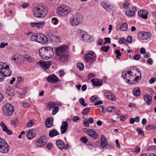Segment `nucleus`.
Here are the masks:
<instances>
[{
    "instance_id": "nucleus-2",
    "label": "nucleus",
    "mask_w": 156,
    "mask_h": 156,
    "mask_svg": "<svg viewBox=\"0 0 156 156\" xmlns=\"http://www.w3.org/2000/svg\"><path fill=\"white\" fill-rule=\"evenodd\" d=\"M40 56L43 59H48L51 58L54 55L52 48L49 47H44L39 50Z\"/></svg>"
},
{
    "instance_id": "nucleus-64",
    "label": "nucleus",
    "mask_w": 156,
    "mask_h": 156,
    "mask_svg": "<svg viewBox=\"0 0 156 156\" xmlns=\"http://www.w3.org/2000/svg\"><path fill=\"white\" fill-rule=\"evenodd\" d=\"M59 75L60 76H63L65 74V72L63 70H61L59 71Z\"/></svg>"
},
{
    "instance_id": "nucleus-25",
    "label": "nucleus",
    "mask_w": 156,
    "mask_h": 156,
    "mask_svg": "<svg viewBox=\"0 0 156 156\" xmlns=\"http://www.w3.org/2000/svg\"><path fill=\"white\" fill-rule=\"evenodd\" d=\"M0 126L2 128L3 130L6 132L7 134L9 135H11L12 134V132L8 129L7 126L3 122H1L0 123Z\"/></svg>"
},
{
    "instance_id": "nucleus-13",
    "label": "nucleus",
    "mask_w": 156,
    "mask_h": 156,
    "mask_svg": "<svg viewBox=\"0 0 156 156\" xmlns=\"http://www.w3.org/2000/svg\"><path fill=\"white\" fill-rule=\"evenodd\" d=\"M51 64V62L50 61H40L36 63V65L38 67H41L44 70L48 69Z\"/></svg>"
},
{
    "instance_id": "nucleus-48",
    "label": "nucleus",
    "mask_w": 156,
    "mask_h": 156,
    "mask_svg": "<svg viewBox=\"0 0 156 156\" xmlns=\"http://www.w3.org/2000/svg\"><path fill=\"white\" fill-rule=\"evenodd\" d=\"M34 124L32 120L30 121L27 124V126L28 127H32Z\"/></svg>"
},
{
    "instance_id": "nucleus-18",
    "label": "nucleus",
    "mask_w": 156,
    "mask_h": 156,
    "mask_svg": "<svg viewBox=\"0 0 156 156\" xmlns=\"http://www.w3.org/2000/svg\"><path fill=\"white\" fill-rule=\"evenodd\" d=\"M36 135V131L35 129H30L28 130L26 136L28 139L30 140L34 138Z\"/></svg>"
},
{
    "instance_id": "nucleus-54",
    "label": "nucleus",
    "mask_w": 156,
    "mask_h": 156,
    "mask_svg": "<svg viewBox=\"0 0 156 156\" xmlns=\"http://www.w3.org/2000/svg\"><path fill=\"white\" fill-rule=\"evenodd\" d=\"M140 57V55L139 54H136L133 57V59L136 60H139Z\"/></svg>"
},
{
    "instance_id": "nucleus-15",
    "label": "nucleus",
    "mask_w": 156,
    "mask_h": 156,
    "mask_svg": "<svg viewBox=\"0 0 156 156\" xmlns=\"http://www.w3.org/2000/svg\"><path fill=\"white\" fill-rule=\"evenodd\" d=\"M137 11V8L136 6H133L132 8V9L129 8L126 9L125 13L126 15L130 17L134 16L135 14V12Z\"/></svg>"
},
{
    "instance_id": "nucleus-28",
    "label": "nucleus",
    "mask_w": 156,
    "mask_h": 156,
    "mask_svg": "<svg viewBox=\"0 0 156 156\" xmlns=\"http://www.w3.org/2000/svg\"><path fill=\"white\" fill-rule=\"evenodd\" d=\"M94 85L96 86H101L102 84V81L96 79H92L91 80Z\"/></svg>"
},
{
    "instance_id": "nucleus-43",
    "label": "nucleus",
    "mask_w": 156,
    "mask_h": 156,
    "mask_svg": "<svg viewBox=\"0 0 156 156\" xmlns=\"http://www.w3.org/2000/svg\"><path fill=\"white\" fill-rule=\"evenodd\" d=\"M58 22V20L57 18L54 17L51 19V23L54 25H57Z\"/></svg>"
},
{
    "instance_id": "nucleus-62",
    "label": "nucleus",
    "mask_w": 156,
    "mask_h": 156,
    "mask_svg": "<svg viewBox=\"0 0 156 156\" xmlns=\"http://www.w3.org/2000/svg\"><path fill=\"white\" fill-rule=\"evenodd\" d=\"M155 146H150L148 148V151L154 150Z\"/></svg>"
},
{
    "instance_id": "nucleus-3",
    "label": "nucleus",
    "mask_w": 156,
    "mask_h": 156,
    "mask_svg": "<svg viewBox=\"0 0 156 156\" xmlns=\"http://www.w3.org/2000/svg\"><path fill=\"white\" fill-rule=\"evenodd\" d=\"M136 73H139L136 71L135 68L130 71L123 72L122 73V76L126 83L131 84L132 83L131 80H132L133 82V78L136 76Z\"/></svg>"
},
{
    "instance_id": "nucleus-1",
    "label": "nucleus",
    "mask_w": 156,
    "mask_h": 156,
    "mask_svg": "<svg viewBox=\"0 0 156 156\" xmlns=\"http://www.w3.org/2000/svg\"><path fill=\"white\" fill-rule=\"evenodd\" d=\"M68 47L66 45L59 46L55 49L56 55L62 62H67L69 60V55L67 53Z\"/></svg>"
},
{
    "instance_id": "nucleus-9",
    "label": "nucleus",
    "mask_w": 156,
    "mask_h": 156,
    "mask_svg": "<svg viewBox=\"0 0 156 156\" xmlns=\"http://www.w3.org/2000/svg\"><path fill=\"white\" fill-rule=\"evenodd\" d=\"M2 111L4 114L7 116H10L12 114L14 111L13 106L9 104L5 105L2 108Z\"/></svg>"
},
{
    "instance_id": "nucleus-60",
    "label": "nucleus",
    "mask_w": 156,
    "mask_h": 156,
    "mask_svg": "<svg viewBox=\"0 0 156 156\" xmlns=\"http://www.w3.org/2000/svg\"><path fill=\"white\" fill-rule=\"evenodd\" d=\"M79 119L80 118L79 117L76 116H74L73 117V122H75L79 120Z\"/></svg>"
},
{
    "instance_id": "nucleus-22",
    "label": "nucleus",
    "mask_w": 156,
    "mask_h": 156,
    "mask_svg": "<svg viewBox=\"0 0 156 156\" xmlns=\"http://www.w3.org/2000/svg\"><path fill=\"white\" fill-rule=\"evenodd\" d=\"M105 96L109 99L113 101H116V98L112 93L107 90L105 92Z\"/></svg>"
},
{
    "instance_id": "nucleus-26",
    "label": "nucleus",
    "mask_w": 156,
    "mask_h": 156,
    "mask_svg": "<svg viewBox=\"0 0 156 156\" xmlns=\"http://www.w3.org/2000/svg\"><path fill=\"white\" fill-rule=\"evenodd\" d=\"M5 92L6 94L9 96H13L15 94V91L13 89L10 87L6 88Z\"/></svg>"
},
{
    "instance_id": "nucleus-38",
    "label": "nucleus",
    "mask_w": 156,
    "mask_h": 156,
    "mask_svg": "<svg viewBox=\"0 0 156 156\" xmlns=\"http://www.w3.org/2000/svg\"><path fill=\"white\" fill-rule=\"evenodd\" d=\"M57 104V103H55V102H49L48 103V105L49 108H53L55 107V106Z\"/></svg>"
},
{
    "instance_id": "nucleus-17",
    "label": "nucleus",
    "mask_w": 156,
    "mask_h": 156,
    "mask_svg": "<svg viewBox=\"0 0 156 156\" xmlns=\"http://www.w3.org/2000/svg\"><path fill=\"white\" fill-rule=\"evenodd\" d=\"M47 80L49 82L54 83L57 82L59 80V78L54 74L48 76Z\"/></svg>"
},
{
    "instance_id": "nucleus-24",
    "label": "nucleus",
    "mask_w": 156,
    "mask_h": 156,
    "mask_svg": "<svg viewBox=\"0 0 156 156\" xmlns=\"http://www.w3.org/2000/svg\"><path fill=\"white\" fill-rule=\"evenodd\" d=\"M101 147L104 148L107 145V142L105 136L103 135L101 136Z\"/></svg>"
},
{
    "instance_id": "nucleus-14",
    "label": "nucleus",
    "mask_w": 156,
    "mask_h": 156,
    "mask_svg": "<svg viewBox=\"0 0 156 156\" xmlns=\"http://www.w3.org/2000/svg\"><path fill=\"white\" fill-rule=\"evenodd\" d=\"M151 36V34L149 32H141L138 33V37L141 40H147Z\"/></svg>"
},
{
    "instance_id": "nucleus-53",
    "label": "nucleus",
    "mask_w": 156,
    "mask_h": 156,
    "mask_svg": "<svg viewBox=\"0 0 156 156\" xmlns=\"http://www.w3.org/2000/svg\"><path fill=\"white\" fill-rule=\"evenodd\" d=\"M126 41H127V42L131 43L132 42V37L131 36H129L126 39Z\"/></svg>"
},
{
    "instance_id": "nucleus-41",
    "label": "nucleus",
    "mask_w": 156,
    "mask_h": 156,
    "mask_svg": "<svg viewBox=\"0 0 156 156\" xmlns=\"http://www.w3.org/2000/svg\"><path fill=\"white\" fill-rule=\"evenodd\" d=\"M115 109L114 106H110L108 108L107 111L108 112L112 113L115 112Z\"/></svg>"
},
{
    "instance_id": "nucleus-4",
    "label": "nucleus",
    "mask_w": 156,
    "mask_h": 156,
    "mask_svg": "<svg viewBox=\"0 0 156 156\" xmlns=\"http://www.w3.org/2000/svg\"><path fill=\"white\" fill-rule=\"evenodd\" d=\"M30 40L33 41L37 42L43 44L48 43L47 37L44 35L40 33H35L30 37Z\"/></svg>"
},
{
    "instance_id": "nucleus-50",
    "label": "nucleus",
    "mask_w": 156,
    "mask_h": 156,
    "mask_svg": "<svg viewBox=\"0 0 156 156\" xmlns=\"http://www.w3.org/2000/svg\"><path fill=\"white\" fill-rule=\"evenodd\" d=\"M59 108L57 107H55L52 111V114L55 115L58 111Z\"/></svg>"
},
{
    "instance_id": "nucleus-31",
    "label": "nucleus",
    "mask_w": 156,
    "mask_h": 156,
    "mask_svg": "<svg viewBox=\"0 0 156 156\" xmlns=\"http://www.w3.org/2000/svg\"><path fill=\"white\" fill-rule=\"evenodd\" d=\"M135 69H136V71H137V72H138L139 73H136V76H135V77L134 78V81L138 82L140 80V79L141 77V73L140 72V69L137 68L135 67Z\"/></svg>"
},
{
    "instance_id": "nucleus-44",
    "label": "nucleus",
    "mask_w": 156,
    "mask_h": 156,
    "mask_svg": "<svg viewBox=\"0 0 156 156\" xmlns=\"http://www.w3.org/2000/svg\"><path fill=\"white\" fill-rule=\"evenodd\" d=\"M79 101L81 105H83V107L87 106V104L85 103L84 100L83 98H80L79 100Z\"/></svg>"
},
{
    "instance_id": "nucleus-12",
    "label": "nucleus",
    "mask_w": 156,
    "mask_h": 156,
    "mask_svg": "<svg viewBox=\"0 0 156 156\" xmlns=\"http://www.w3.org/2000/svg\"><path fill=\"white\" fill-rule=\"evenodd\" d=\"M84 58L86 61L90 64L94 62L96 59L94 53L92 51L84 55Z\"/></svg>"
},
{
    "instance_id": "nucleus-55",
    "label": "nucleus",
    "mask_w": 156,
    "mask_h": 156,
    "mask_svg": "<svg viewBox=\"0 0 156 156\" xmlns=\"http://www.w3.org/2000/svg\"><path fill=\"white\" fill-rule=\"evenodd\" d=\"M125 39L123 37H121L119 38V42L120 44H122L124 43Z\"/></svg>"
},
{
    "instance_id": "nucleus-56",
    "label": "nucleus",
    "mask_w": 156,
    "mask_h": 156,
    "mask_svg": "<svg viewBox=\"0 0 156 156\" xmlns=\"http://www.w3.org/2000/svg\"><path fill=\"white\" fill-rule=\"evenodd\" d=\"M156 81V78L153 77L151 78L149 80V83L150 84H152Z\"/></svg>"
},
{
    "instance_id": "nucleus-6",
    "label": "nucleus",
    "mask_w": 156,
    "mask_h": 156,
    "mask_svg": "<svg viewBox=\"0 0 156 156\" xmlns=\"http://www.w3.org/2000/svg\"><path fill=\"white\" fill-rule=\"evenodd\" d=\"M83 20L82 16L79 13L75 14L69 20L70 24L73 26H76L81 23Z\"/></svg>"
},
{
    "instance_id": "nucleus-45",
    "label": "nucleus",
    "mask_w": 156,
    "mask_h": 156,
    "mask_svg": "<svg viewBox=\"0 0 156 156\" xmlns=\"http://www.w3.org/2000/svg\"><path fill=\"white\" fill-rule=\"evenodd\" d=\"M101 49L102 51L105 52H107L109 49V46H103L101 47Z\"/></svg>"
},
{
    "instance_id": "nucleus-46",
    "label": "nucleus",
    "mask_w": 156,
    "mask_h": 156,
    "mask_svg": "<svg viewBox=\"0 0 156 156\" xmlns=\"http://www.w3.org/2000/svg\"><path fill=\"white\" fill-rule=\"evenodd\" d=\"M136 130L138 132V134L142 135L143 136H144V133L143 130L142 129L140 128H137Z\"/></svg>"
},
{
    "instance_id": "nucleus-29",
    "label": "nucleus",
    "mask_w": 156,
    "mask_h": 156,
    "mask_svg": "<svg viewBox=\"0 0 156 156\" xmlns=\"http://www.w3.org/2000/svg\"><path fill=\"white\" fill-rule=\"evenodd\" d=\"M45 126L47 127L50 128L53 125V119L52 118H49L47 119L45 122Z\"/></svg>"
},
{
    "instance_id": "nucleus-10",
    "label": "nucleus",
    "mask_w": 156,
    "mask_h": 156,
    "mask_svg": "<svg viewBox=\"0 0 156 156\" xmlns=\"http://www.w3.org/2000/svg\"><path fill=\"white\" fill-rule=\"evenodd\" d=\"M0 64V69L1 71V74L3 76V77L8 76H10L12 74V71L9 70V67L8 65H6L5 67H3L2 64H4L2 62H1Z\"/></svg>"
},
{
    "instance_id": "nucleus-49",
    "label": "nucleus",
    "mask_w": 156,
    "mask_h": 156,
    "mask_svg": "<svg viewBox=\"0 0 156 156\" xmlns=\"http://www.w3.org/2000/svg\"><path fill=\"white\" fill-rule=\"evenodd\" d=\"M77 67L80 70H83L84 69V66L83 64L81 63H79L77 64Z\"/></svg>"
},
{
    "instance_id": "nucleus-27",
    "label": "nucleus",
    "mask_w": 156,
    "mask_h": 156,
    "mask_svg": "<svg viewBox=\"0 0 156 156\" xmlns=\"http://www.w3.org/2000/svg\"><path fill=\"white\" fill-rule=\"evenodd\" d=\"M94 122V119L92 117L89 118L88 120L87 119H85L83 120V123L84 126L86 127L89 126V123L90 124L93 123Z\"/></svg>"
},
{
    "instance_id": "nucleus-33",
    "label": "nucleus",
    "mask_w": 156,
    "mask_h": 156,
    "mask_svg": "<svg viewBox=\"0 0 156 156\" xmlns=\"http://www.w3.org/2000/svg\"><path fill=\"white\" fill-rule=\"evenodd\" d=\"M59 132L55 129H53L50 131L49 135L50 137H53L59 135Z\"/></svg>"
},
{
    "instance_id": "nucleus-61",
    "label": "nucleus",
    "mask_w": 156,
    "mask_h": 156,
    "mask_svg": "<svg viewBox=\"0 0 156 156\" xmlns=\"http://www.w3.org/2000/svg\"><path fill=\"white\" fill-rule=\"evenodd\" d=\"M29 5V3H23L22 6L23 9H25Z\"/></svg>"
},
{
    "instance_id": "nucleus-30",
    "label": "nucleus",
    "mask_w": 156,
    "mask_h": 156,
    "mask_svg": "<svg viewBox=\"0 0 156 156\" xmlns=\"http://www.w3.org/2000/svg\"><path fill=\"white\" fill-rule=\"evenodd\" d=\"M56 144L60 150H62L64 148L65 144L63 142L60 140H57L56 142Z\"/></svg>"
},
{
    "instance_id": "nucleus-8",
    "label": "nucleus",
    "mask_w": 156,
    "mask_h": 156,
    "mask_svg": "<svg viewBox=\"0 0 156 156\" xmlns=\"http://www.w3.org/2000/svg\"><path fill=\"white\" fill-rule=\"evenodd\" d=\"M9 149V146L7 143L4 139L0 138V153H7Z\"/></svg>"
},
{
    "instance_id": "nucleus-39",
    "label": "nucleus",
    "mask_w": 156,
    "mask_h": 156,
    "mask_svg": "<svg viewBox=\"0 0 156 156\" xmlns=\"http://www.w3.org/2000/svg\"><path fill=\"white\" fill-rule=\"evenodd\" d=\"M90 108H84L82 112V114L84 115L87 114L90 112Z\"/></svg>"
},
{
    "instance_id": "nucleus-52",
    "label": "nucleus",
    "mask_w": 156,
    "mask_h": 156,
    "mask_svg": "<svg viewBox=\"0 0 156 156\" xmlns=\"http://www.w3.org/2000/svg\"><path fill=\"white\" fill-rule=\"evenodd\" d=\"M129 3L128 2H126L123 3V7L126 9L129 8L128 7L129 6Z\"/></svg>"
},
{
    "instance_id": "nucleus-36",
    "label": "nucleus",
    "mask_w": 156,
    "mask_h": 156,
    "mask_svg": "<svg viewBox=\"0 0 156 156\" xmlns=\"http://www.w3.org/2000/svg\"><path fill=\"white\" fill-rule=\"evenodd\" d=\"M127 28V24L126 23H125L120 27L119 29L121 31H124L126 30Z\"/></svg>"
},
{
    "instance_id": "nucleus-40",
    "label": "nucleus",
    "mask_w": 156,
    "mask_h": 156,
    "mask_svg": "<svg viewBox=\"0 0 156 156\" xmlns=\"http://www.w3.org/2000/svg\"><path fill=\"white\" fill-rule=\"evenodd\" d=\"M44 25V23L43 22L36 23V27L38 28H43Z\"/></svg>"
},
{
    "instance_id": "nucleus-35",
    "label": "nucleus",
    "mask_w": 156,
    "mask_h": 156,
    "mask_svg": "<svg viewBox=\"0 0 156 156\" xmlns=\"http://www.w3.org/2000/svg\"><path fill=\"white\" fill-rule=\"evenodd\" d=\"M147 130H150L156 129V126L153 125H147L145 128Z\"/></svg>"
},
{
    "instance_id": "nucleus-23",
    "label": "nucleus",
    "mask_w": 156,
    "mask_h": 156,
    "mask_svg": "<svg viewBox=\"0 0 156 156\" xmlns=\"http://www.w3.org/2000/svg\"><path fill=\"white\" fill-rule=\"evenodd\" d=\"M81 38L83 41H87L90 38V36L87 32L84 30H82L80 33Z\"/></svg>"
},
{
    "instance_id": "nucleus-34",
    "label": "nucleus",
    "mask_w": 156,
    "mask_h": 156,
    "mask_svg": "<svg viewBox=\"0 0 156 156\" xmlns=\"http://www.w3.org/2000/svg\"><path fill=\"white\" fill-rule=\"evenodd\" d=\"M140 89L139 87H137L134 89L133 94L135 96H139L140 94Z\"/></svg>"
},
{
    "instance_id": "nucleus-16",
    "label": "nucleus",
    "mask_w": 156,
    "mask_h": 156,
    "mask_svg": "<svg viewBox=\"0 0 156 156\" xmlns=\"http://www.w3.org/2000/svg\"><path fill=\"white\" fill-rule=\"evenodd\" d=\"M101 4L103 7L108 11L110 12L114 8L113 5L109 4L108 2H103Z\"/></svg>"
},
{
    "instance_id": "nucleus-57",
    "label": "nucleus",
    "mask_w": 156,
    "mask_h": 156,
    "mask_svg": "<svg viewBox=\"0 0 156 156\" xmlns=\"http://www.w3.org/2000/svg\"><path fill=\"white\" fill-rule=\"evenodd\" d=\"M97 99L94 96H92L90 98V100L92 103L94 102Z\"/></svg>"
},
{
    "instance_id": "nucleus-47",
    "label": "nucleus",
    "mask_w": 156,
    "mask_h": 156,
    "mask_svg": "<svg viewBox=\"0 0 156 156\" xmlns=\"http://www.w3.org/2000/svg\"><path fill=\"white\" fill-rule=\"evenodd\" d=\"M80 141L83 143L86 144L88 142V139L87 138L84 137L83 136L80 139Z\"/></svg>"
},
{
    "instance_id": "nucleus-5",
    "label": "nucleus",
    "mask_w": 156,
    "mask_h": 156,
    "mask_svg": "<svg viewBox=\"0 0 156 156\" xmlns=\"http://www.w3.org/2000/svg\"><path fill=\"white\" fill-rule=\"evenodd\" d=\"M47 12L48 10L43 6L35 7L33 9L34 15L36 18H44L46 15Z\"/></svg>"
},
{
    "instance_id": "nucleus-32",
    "label": "nucleus",
    "mask_w": 156,
    "mask_h": 156,
    "mask_svg": "<svg viewBox=\"0 0 156 156\" xmlns=\"http://www.w3.org/2000/svg\"><path fill=\"white\" fill-rule=\"evenodd\" d=\"M144 99L148 105H149L152 102V97L150 95H146L144 96Z\"/></svg>"
},
{
    "instance_id": "nucleus-20",
    "label": "nucleus",
    "mask_w": 156,
    "mask_h": 156,
    "mask_svg": "<svg viewBox=\"0 0 156 156\" xmlns=\"http://www.w3.org/2000/svg\"><path fill=\"white\" fill-rule=\"evenodd\" d=\"M138 16L146 20L147 19L148 12L147 10H141L138 12Z\"/></svg>"
},
{
    "instance_id": "nucleus-21",
    "label": "nucleus",
    "mask_w": 156,
    "mask_h": 156,
    "mask_svg": "<svg viewBox=\"0 0 156 156\" xmlns=\"http://www.w3.org/2000/svg\"><path fill=\"white\" fill-rule=\"evenodd\" d=\"M68 127V123L66 121L62 122V125L60 127L61 134H63L66 132L67 130Z\"/></svg>"
},
{
    "instance_id": "nucleus-63",
    "label": "nucleus",
    "mask_w": 156,
    "mask_h": 156,
    "mask_svg": "<svg viewBox=\"0 0 156 156\" xmlns=\"http://www.w3.org/2000/svg\"><path fill=\"white\" fill-rule=\"evenodd\" d=\"M146 50L144 48H141L140 49V53L141 54H143L145 53Z\"/></svg>"
},
{
    "instance_id": "nucleus-11",
    "label": "nucleus",
    "mask_w": 156,
    "mask_h": 156,
    "mask_svg": "<svg viewBox=\"0 0 156 156\" xmlns=\"http://www.w3.org/2000/svg\"><path fill=\"white\" fill-rule=\"evenodd\" d=\"M47 142V139L45 136L43 135L35 141L36 146L38 147H41L44 146Z\"/></svg>"
},
{
    "instance_id": "nucleus-51",
    "label": "nucleus",
    "mask_w": 156,
    "mask_h": 156,
    "mask_svg": "<svg viewBox=\"0 0 156 156\" xmlns=\"http://www.w3.org/2000/svg\"><path fill=\"white\" fill-rule=\"evenodd\" d=\"M115 53L117 55L116 57L118 58H119L118 56H120L122 54L120 53V51L119 50H117L115 51Z\"/></svg>"
},
{
    "instance_id": "nucleus-58",
    "label": "nucleus",
    "mask_w": 156,
    "mask_h": 156,
    "mask_svg": "<svg viewBox=\"0 0 156 156\" xmlns=\"http://www.w3.org/2000/svg\"><path fill=\"white\" fill-rule=\"evenodd\" d=\"M105 43H104V44H105V43H111V39L110 38L108 37H106L105 38Z\"/></svg>"
},
{
    "instance_id": "nucleus-7",
    "label": "nucleus",
    "mask_w": 156,
    "mask_h": 156,
    "mask_svg": "<svg viewBox=\"0 0 156 156\" xmlns=\"http://www.w3.org/2000/svg\"><path fill=\"white\" fill-rule=\"evenodd\" d=\"M58 14L62 16H65L68 15L69 12V8L66 5H62L57 8Z\"/></svg>"
},
{
    "instance_id": "nucleus-19",
    "label": "nucleus",
    "mask_w": 156,
    "mask_h": 156,
    "mask_svg": "<svg viewBox=\"0 0 156 156\" xmlns=\"http://www.w3.org/2000/svg\"><path fill=\"white\" fill-rule=\"evenodd\" d=\"M87 133L88 135L92 137L94 139H97L99 136L98 134L95 131L94 129H89L87 130Z\"/></svg>"
},
{
    "instance_id": "nucleus-37",
    "label": "nucleus",
    "mask_w": 156,
    "mask_h": 156,
    "mask_svg": "<svg viewBox=\"0 0 156 156\" xmlns=\"http://www.w3.org/2000/svg\"><path fill=\"white\" fill-rule=\"evenodd\" d=\"M23 57L24 58L26 59L27 61L29 62H31L32 61V59L30 56L27 54H25L23 55Z\"/></svg>"
},
{
    "instance_id": "nucleus-42",
    "label": "nucleus",
    "mask_w": 156,
    "mask_h": 156,
    "mask_svg": "<svg viewBox=\"0 0 156 156\" xmlns=\"http://www.w3.org/2000/svg\"><path fill=\"white\" fill-rule=\"evenodd\" d=\"M52 37H53V40H52V41H55V42H58V41H59L60 38L59 37L53 36L52 34H51V37H50L51 38Z\"/></svg>"
},
{
    "instance_id": "nucleus-59",
    "label": "nucleus",
    "mask_w": 156,
    "mask_h": 156,
    "mask_svg": "<svg viewBox=\"0 0 156 156\" xmlns=\"http://www.w3.org/2000/svg\"><path fill=\"white\" fill-rule=\"evenodd\" d=\"M23 106L24 108H28L30 106V105L28 103H23Z\"/></svg>"
}]
</instances>
